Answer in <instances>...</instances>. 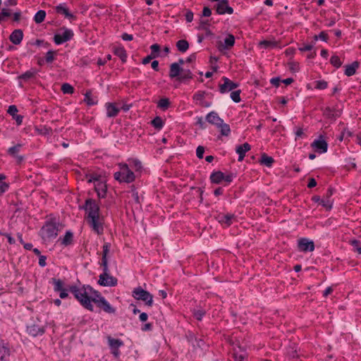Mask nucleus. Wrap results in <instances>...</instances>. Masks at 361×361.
I'll use <instances>...</instances> for the list:
<instances>
[{"instance_id": "13d9d810", "label": "nucleus", "mask_w": 361, "mask_h": 361, "mask_svg": "<svg viewBox=\"0 0 361 361\" xmlns=\"http://www.w3.org/2000/svg\"><path fill=\"white\" fill-rule=\"evenodd\" d=\"M204 147L202 146H198L197 149H196V154H197V157L199 158V159H202L203 158V154H204Z\"/></svg>"}, {"instance_id": "e2e57ef3", "label": "nucleus", "mask_w": 361, "mask_h": 361, "mask_svg": "<svg viewBox=\"0 0 361 361\" xmlns=\"http://www.w3.org/2000/svg\"><path fill=\"white\" fill-rule=\"evenodd\" d=\"M231 47H219V51L224 55H227Z\"/></svg>"}, {"instance_id": "aec40b11", "label": "nucleus", "mask_w": 361, "mask_h": 361, "mask_svg": "<svg viewBox=\"0 0 361 361\" xmlns=\"http://www.w3.org/2000/svg\"><path fill=\"white\" fill-rule=\"evenodd\" d=\"M56 11L57 13L62 14L68 19L74 18V16L71 13H70L66 4H61L59 6H57L56 7Z\"/></svg>"}, {"instance_id": "bb28decb", "label": "nucleus", "mask_w": 361, "mask_h": 361, "mask_svg": "<svg viewBox=\"0 0 361 361\" xmlns=\"http://www.w3.org/2000/svg\"><path fill=\"white\" fill-rule=\"evenodd\" d=\"M90 204V199L88 198L85 200V204L82 206H79L80 209H84L85 211V221L87 224H90V208L89 205Z\"/></svg>"}, {"instance_id": "58836bf2", "label": "nucleus", "mask_w": 361, "mask_h": 361, "mask_svg": "<svg viewBox=\"0 0 361 361\" xmlns=\"http://www.w3.org/2000/svg\"><path fill=\"white\" fill-rule=\"evenodd\" d=\"M104 298L97 290L92 289V302L94 304L97 303L98 301L102 300Z\"/></svg>"}, {"instance_id": "338daca9", "label": "nucleus", "mask_w": 361, "mask_h": 361, "mask_svg": "<svg viewBox=\"0 0 361 361\" xmlns=\"http://www.w3.org/2000/svg\"><path fill=\"white\" fill-rule=\"evenodd\" d=\"M316 185H317V182L315 180V179L313 178H310L307 187L309 188H312L315 187Z\"/></svg>"}, {"instance_id": "2eb2a0df", "label": "nucleus", "mask_w": 361, "mask_h": 361, "mask_svg": "<svg viewBox=\"0 0 361 361\" xmlns=\"http://www.w3.org/2000/svg\"><path fill=\"white\" fill-rule=\"evenodd\" d=\"M312 147L314 148L319 153H324L327 151L328 144L322 139L316 140L311 144Z\"/></svg>"}, {"instance_id": "7ed1b4c3", "label": "nucleus", "mask_w": 361, "mask_h": 361, "mask_svg": "<svg viewBox=\"0 0 361 361\" xmlns=\"http://www.w3.org/2000/svg\"><path fill=\"white\" fill-rule=\"evenodd\" d=\"M92 182L94 183V190L97 193L98 197H104L107 190L105 172L102 171L99 173H96L92 171Z\"/></svg>"}, {"instance_id": "c9c22d12", "label": "nucleus", "mask_w": 361, "mask_h": 361, "mask_svg": "<svg viewBox=\"0 0 361 361\" xmlns=\"http://www.w3.org/2000/svg\"><path fill=\"white\" fill-rule=\"evenodd\" d=\"M312 38L313 40L311 42H316L319 39L324 42H328L329 35L326 32L322 31L319 35H314Z\"/></svg>"}, {"instance_id": "052dcab7", "label": "nucleus", "mask_w": 361, "mask_h": 361, "mask_svg": "<svg viewBox=\"0 0 361 361\" xmlns=\"http://www.w3.org/2000/svg\"><path fill=\"white\" fill-rule=\"evenodd\" d=\"M212 15V10L208 6H204L202 10V16L203 17H209Z\"/></svg>"}, {"instance_id": "ea45409f", "label": "nucleus", "mask_w": 361, "mask_h": 361, "mask_svg": "<svg viewBox=\"0 0 361 361\" xmlns=\"http://www.w3.org/2000/svg\"><path fill=\"white\" fill-rule=\"evenodd\" d=\"M330 63L336 68L341 67L343 63V62L341 61L340 58L336 55H334L331 56V58L330 59Z\"/></svg>"}, {"instance_id": "cd10ccee", "label": "nucleus", "mask_w": 361, "mask_h": 361, "mask_svg": "<svg viewBox=\"0 0 361 361\" xmlns=\"http://www.w3.org/2000/svg\"><path fill=\"white\" fill-rule=\"evenodd\" d=\"M259 162L262 165H265L268 167H270L274 162V160L271 157H269L267 154L264 153L262 154L261 159H259Z\"/></svg>"}, {"instance_id": "f8f14e48", "label": "nucleus", "mask_w": 361, "mask_h": 361, "mask_svg": "<svg viewBox=\"0 0 361 361\" xmlns=\"http://www.w3.org/2000/svg\"><path fill=\"white\" fill-rule=\"evenodd\" d=\"M298 248L302 252H312L314 250V244L312 240L307 238H301L298 241Z\"/></svg>"}, {"instance_id": "69168bd1", "label": "nucleus", "mask_w": 361, "mask_h": 361, "mask_svg": "<svg viewBox=\"0 0 361 361\" xmlns=\"http://www.w3.org/2000/svg\"><path fill=\"white\" fill-rule=\"evenodd\" d=\"M121 38L125 41H130L133 39V37L132 35H129L128 33H123L121 35Z\"/></svg>"}, {"instance_id": "473e14b6", "label": "nucleus", "mask_w": 361, "mask_h": 361, "mask_svg": "<svg viewBox=\"0 0 361 361\" xmlns=\"http://www.w3.org/2000/svg\"><path fill=\"white\" fill-rule=\"evenodd\" d=\"M45 17H46L45 11L39 10L35 13V15L34 16V20L36 23L39 24L44 20Z\"/></svg>"}, {"instance_id": "393cba45", "label": "nucleus", "mask_w": 361, "mask_h": 361, "mask_svg": "<svg viewBox=\"0 0 361 361\" xmlns=\"http://www.w3.org/2000/svg\"><path fill=\"white\" fill-rule=\"evenodd\" d=\"M206 92L204 91H199L196 92L193 96V99L196 102H200V104L202 106H209V104L204 102Z\"/></svg>"}, {"instance_id": "20e7f679", "label": "nucleus", "mask_w": 361, "mask_h": 361, "mask_svg": "<svg viewBox=\"0 0 361 361\" xmlns=\"http://www.w3.org/2000/svg\"><path fill=\"white\" fill-rule=\"evenodd\" d=\"M104 218L99 214V206L92 200V228L98 235L104 231Z\"/></svg>"}, {"instance_id": "412c9836", "label": "nucleus", "mask_w": 361, "mask_h": 361, "mask_svg": "<svg viewBox=\"0 0 361 361\" xmlns=\"http://www.w3.org/2000/svg\"><path fill=\"white\" fill-rule=\"evenodd\" d=\"M181 71H183V68L179 67V64L176 63H173L170 66L169 71V76L171 78L180 77Z\"/></svg>"}, {"instance_id": "e433bc0d", "label": "nucleus", "mask_w": 361, "mask_h": 361, "mask_svg": "<svg viewBox=\"0 0 361 361\" xmlns=\"http://www.w3.org/2000/svg\"><path fill=\"white\" fill-rule=\"evenodd\" d=\"M152 125L158 130L162 128L164 126V121L162 118L159 116H156L151 122Z\"/></svg>"}, {"instance_id": "09e8293b", "label": "nucleus", "mask_w": 361, "mask_h": 361, "mask_svg": "<svg viewBox=\"0 0 361 361\" xmlns=\"http://www.w3.org/2000/svg\"><path fill=\"white\" fill-rule=\"evenodd\" d=\"M53 283L54 284V290L56 291H61L63 290V283L61 280L53 279Z\"/></svg>"}, {"instance_id": "b1692460", "label": "nucleus", "mask_w": 361, "mask_h": 361, "mask_svg": "<svg viewBox=\"0 0 361 361\" xmlns=\"http://www.w3.org/2000/svg\"><path fill=\"white\" fill-rule=\"evenodd\" d=\"M151 48H152V53L150 55H149L147 57L143 59V60H142L143 64H147V63H149L152 59L157 57L159 55L161 47H151Z\"/></svg>"}, {"instance_id": "0e129e2a", "label": "nucleus", "mask_w": 361, "mask_h": 361, "mask_svg": "<svg viewBox=\"0 0 361 361\" xmlns=\"http://www.w3.org/2000/svg\"><path fill=\"white\" fill-rule=\"evenodd\" d=\"M270 82L273 85L278 87L281 80H280L279 78H273L271 79Z\"/></svg>"}, {"instance_id": "39448f33", "label": "nucleus", "mask_w": 361, "mask_h": 361, "mask_svg": "<svg viewBox=\"0 0 361 361\" xmlns=\"http://www.w3.org/2000/svg\"><path fill=\"white\" fill-rule=\"evenodd\" d=\"M59 224L52 221H47L40 231V235L44 241H49L58 235Z\"/></svg>"}, {"instance_id": "a211bd4d", "label": "nucleus", "mask_w": 361, "mask_h": 361, "mask_svg": "<svg viewBox=\"0 0 361 361\" xmlns=\"http://www.w3.org/2000/svg\"><path fill=\"white\" fill-rule=\"evenodd\" d=\"M206 120L209 123L215 125L217 127L222 124V122L224 121L223 119H221L214 111H212L208 114L206 117Z\"/></svg>"}, {"instance_id": "864d4df0", "label": "nucleus", "mask_w": 361, "mask_h": 361, "mask_svg": "<svg viewBox=\"0 0 361 361\" xmlns=\"http://www.w3.org/2000/svg\"><path fill=\"white\" fill-rule=\"evenodd\" d=\"M56 54V51H49L46 54V61L47 63H51L54 59V55Z\"/></svg>"}, {"instance_id": "f704fd0d", "label": "nucleus", "mask_w": 361, "mask_h": 361, "mask_svg": "<svg viewBox=\"0 0 361 361\" xmlns=\"http://www.w3.org/2000/svg\"><path fill=\"white\" fill-rule=\"evenodd\" d=\"M192 76L193 75L189 69L183 68V71H181L180 75L178 78V80L180 81H184L185 80L192 79Z\"/></svg>"}, {"instance_id": "49530a36", "label": "nucleus", "mask_w": 361, "mask_h": 361, "mask_svg": "<svg viewBox=\"0 0 361 361\" xmlns=\"http://www.w3.org/2000/svg\"><path fill=\"white\" fill-rule=\"evenodd\" d=\"M240 92H241V91L238 90L233 91L231 93V97L233 102H235L236 103L240 102Z\"/></svg>"}, {"instance_id": "0eeeda50", "label": "nucleus", "mask_w": 361, "mask_h": 361, "mask_svg": "<svg viewBox=\"0 0 361 361\" xmlns=\"http://www.w3.org/2000/svg\"><path fill=\"white\" fill-rule=\"evenodd\" d=\"M133 296L135 300L145 302L147 306H152L153 304V295L141 287L134 289Z\"/></svg>"}, {"instance_id": "ddd939ff", "label": "nucleus", "mask_w": 361, "mask_h": 361, "mask_svg": "<svg viewBox=\"0 0 361 361\" xmlns=\"http://www.w3.org/2000/svg\"><path fill=\"white\" fill-rule=\"evenodd\" d=\"M95 305L99 310H103L106 313L114 314L116 312V310L108 302L105 298L102 300L98 301Z\"/></svg>"}, {"instance_id": "f3484780", "label": "nucleus", "mask_w": 361, "mask_h": 361, "mask_svg": "<svg viewBox=\"0 0 361 361\" xmlns=\"http://www.w3.org/2000/svg\"><path fill=\"white\" fill-rule=\"evenodd\" d=\"M23 37V32L21 30L17 29L12 32L10 35L9 39L15 45L19 44Z\"/></svg>"}, {"instance_id": "de8ad7c7", "label": "nucleus", "mask_w": 361, "mask_h": 361, "mask_svg": "<svg viewBox=\"0 0 361 361\" xmlns=\"http://www.w3.org/2000/svg\"><path fill=\"white\" fill-rule=\"evenodd\" d=\"M30 333L32 336H36L38 334H44V329L42 328H37V330L35 326H33L30 328Z\"/></svg>"}, {"instance_id": "6e6d98bb", "label": "nucleus", "mask_w": 361, "mask_h": 361, "mask_svg": "<svg viewBox=\"0 0 361 361\" xmlns=\"http://www.w3.org/2000/svg\"><path fill=\"white\" fill-rule=\"evenodd\" d=\"M204 314H205V312L202 310H195L193 312L194 317L197 320H201L202 317L204 315Z\"/></svg>"}, {"instance_id": "4468645a", "label": "nucleus", "mask_w": 361, "mask_h": 361, "mask_svg": "<svg viewBox=\"0 0 361 361\" xmlns=\"http://www.w3.org/2000/svg\"><path fill=\"white\" fill-rule=\"evenodd\" d=\"M216 219L221 224L229 226L230 225L232 224L233 220L235 219V216L233 214H219L217 215Z\"/></svg>"}, {"instance_id": "423d86ee", "label": "nucleus", "mask_w": 361, "mask_h": 361, "mask_svg": "<svg viewBox=\"0 0 361 361\" xmlns=\"http://www.w3.org/2000/svg\"><path fill=\"white\" fill-rule=\"evenodd\" d=\"M120 171L114 173V177L119 182L131 183L135 180V176L126 164H120Z\"/></svg>"}, {"instance_id": "bf43d9fd", "label": "nucleus", "mask_w": 361, "mask_h": 361, "mask_svg": "<svg viewBox=\"0 0 361 361\" xmlns=\"http://www.w3.org/2000/svg\"><path fill=\"white\" fill-rule=\"evenodd\" d=\"M193 16H194V14H193L192 11L190 10H188L185 15L186 21L188 23L192 22L193 20Z\"/></svg>"}, {"instance_id": "774afa93", "label": "nucleus", "mask_w": 361, "mask_h": 361, "mask_svg": "<svg viewBox=\"0 0 361 361\" xmlns=\"http://www.w3.org/2000/svg\"><path fill=\"white\" fill-rule=\"evenodd\" d=\"M1 13L3 17H9L11 16L10 11L8 8H3Z\"/></svg>"}, {"instance_id": "9d476101", "label": "nucleus", "mask_w": 361, "mask_h": 361, "mask_svg": "<svg viewBox=\"0 0 361 361\" xmlns=\"http://www.w3.org/2000/svg\"><path fill=\"white\" fill-rule=\"evenodd\" d=\"M216 12L219 15H224L225 13L232 14L233 8L228 5V0H221L215 6Z\"/></svg>"}, {"instance_id": "f257e3e1", "label": "nucleus", "mask_w": 361, "mask_h": 361, "mask_svg": "<svg viewBox=\"0 0 361 361\" xmlns=\"http://www.w3.org/2000/svg\"><path fill=\"white\" fill-rule=\"evenodd\" d=\"M109 252V245L106 243L103 246L102 259L101 265L103 267V274L99 276L98 283L103 286H115L117 284V279L108 274V262L106 255Z\"/></svg>"}, {"instance_id": "6ab92c4d", "label": "nucleus", "mask_w": 361, "mask_h": 361, "mask_svg": "<svg viewBox=\"0 0 361 361\" xmlns=\"http://www.w3.org/2000/svg\"><path fill=\"white\" fill-rule=\"evenodd\" d=\"M250 145L245 142L241 145H238L236 147V152L239 154L238 161H241L243 160L245 153L250 150Z\"/></svg>"}, {"instance_id": "5fc2aeb1", "label": "nucleus", "mask_w": 361, "mask_h": 361, "mask_svg": "<svg viewBox=\"0 0 361 361\" xmlns=\"http://www.w3.org/2000/svg\"><path fill=\"white\" fill-rule=\"evenodd\" d=\"M233 357L235 361H243L245 358V354L238 353L236 350H234Z\"/></svg>"}, {"instance_id": "4d7b16f0", "label": "nucleus", "mask_w": 361, "mask_h": 361, "mask_svg": "<svg viewBox=\"0 0 361 361\" xmlns=\"http://www.w3.org/2000/svg\"><path fill=\"white\" fill-rule=\"evenodd\" d=\"M133 168L136 171H138L142 169V164L141 162L137 159L133 160Z\"/></svg>"}, {"instance_id": "a878e982", "label": "nucleus", "mask_w": 361, "mask_h": 361, "mask_svg": "<svg viewBox=\"0 0 361 361\" xmlns=\"http://www.w3.org/2000/svg\"><path fill=\"white\" fill-rule=\"evenodd\" d=\"M324 116L326 118L335 120L336 117L340 116V113L338 111H335L331 109L330 107H326L324 110Z\"/></svg>"}, {"instance_id": "dca6fc26", "label": "nucleus", "mask_w": 361, "mask_h": 361, "mask_svg": "<svg viewBox=\"0 0 361 361\" xmlns=\"http://www.w3.org/2000/svg\"><path fill=\"white\" fill-rule=\"evenodd\" d=\"M106 115L108 117H115L118 115L119 110V103H107Z\"/></svg>"}, {"instance_id": "2f4dec72", "label": "nucleus", "mask_w": 361, "mask_h": 361, "mask_svg": "<svg viewBox=\"0 0 361 361\" xmlns=\"http://www.w3.org/2000/svg\"><path fill=\"white\" fill-rule=\"evenodd\" d=\"M21 147H22V145L18 144V145H15V146H13L12 147H10L8 149V154L10 155L13 156V157H18L19 161L23 160V157H18L17 156V154L20 151V149L21 148Z\"/></svg>"}, {"instance_id": "603ef678", "label": "nucleus", "mask_w": 361, "mask_h": 361, "mask_svg": "<svg viewBox=\"0 0 361 361\" xmlns=\"http://www.w3.org/2000/svg\"><path fill=\"white\" fill-rule=\"evenodd\" d=\"M327 82L324 80H318L316 82L315 88L319 90H324L327 87Z\"/></svg>"}, {"instance_id": "3c124183", "label": "nucleus", "mask_w": 361, "mask_h": 361, "mask_svg": "<svg viewBox=\"0 0 361 361\" xmlns=\"http://www.w3.org/2000/svg\"><path fill=\"white\" fill-rule=\"evenodd\" d=\"M350 243L352 246H353L356 251L359 253V254H361V247L360 246V241L357 240H355V239H353V240H351L350 241Z\"/></svg>"}, {"instance_id": "a18cd8bd", "label": "nucleus", "mask_w": 361, "mask_h": 361, "mask_svg": "<svg viewBox=\"0 0 361 361\" xmlns=\"http://www.w3.org/2000/svg\"><path fill=\"white\" fill-rule=\"evenodd\" d=\"M169 105H170V102H169V99H167V98L161 99L158 104V106L163 109H168Z\"/></svg>"}, {"instance_id": "1a4fd4ad", "label": "nucleus", "mask_w": 361, "mask_h": 361, "mask_svg": "<svg viewBox=\"0 0 361 361\" xmlns=\"http://www.w3.org/2000/svg\"><path fill=\"white\" fill-rule=\"evenodd\" d=\"M75 298L87 309L90 310V298L85 290L76 288H71Z\"/></svg>"}, {"instance_id": "4c0bfd02", "label": "nucleus", "mask_w": 361, "mask_h": 361, "mask_svg": "<svg viewBox=\"0 0 361 361\" xmlns=\"http://www.w3.org/2000/svg\"><path fill=\"white\" fill-rule=\"evenodd\" d=\"M218 128H220L221 134L222 135L228 136L231 133L229 125L224 123V121L222 122V124L218 126Z\"/></svg>"}, {"instance_id": "72a5a7b5", "label": "nucleus", "mask_w": 361, "mask_h": 361, "mask_svg": "<svg viewBox=\"0 0 361 361\" xmlns=\"http://www.w3.org/2000/svg\"><path fill=\"white\" fill-rule=\"evenodd\" d=\"M108 342H109V346L112 349L118 348L119 347H121V345H123V343L122 341H121L119 339L113 338L111 337L108 338Z\"/></svg>"}, {"instance_id": "f03ea898", "label": "nucleus", "mask_w": 361, "mask_h": 361, "mask_svg": "<svg viewBox=\"0 0 361 361\" xmlns=\"http://www.w3.org/2000/svg\"><path fill=\"white\" fill-rule=\"evenodd\" d=\"M206 43L214 45H234L235 38L233 35L230 33H221L215 35L210 30H207L205 32Z\"/></svg>"}, {"instance_id": "8fccbe9b", "label": "nucleus", "mask_w": 361, "mask_h": 361, "mask_svg": "<svg viewBox=\"0 0 361 361\" xmlns=\"http://www.w3.org/2000/svg\"><path fill=\"white\" fill-rule=\"evenodd\" d=\"M30 45H49V43L42 39H35L30 42Z\"/></svg>"}, {"instance_id": "4be33fe9", "label": "nucleus", "mask_w": 361, "mask_h": 361, "mask_svg": "<svg viewBox=\"0 0 361 361\" xmlns=\"http://www.w3.org/2000/svg\"><path fill=\"white\" fill-rule=\"evenodd\" d=\"M18 109L15 105L9 106L8 113L11 114L13 118L16 120L18 125H20L23 122V116L17 115Z\"/></svg>"}, {"instance_id": "c85d7f7f", "label": "nucleus", "mask_w": 361, "mask_h": 361, "mask_svg": "<svg viewBox=\"0 0 361 361\" xmlns=\"http://www.w3.org/2000/svg\"><path fill=\"white\" fill-rule=\"evenodd\" d=\"M210 179L212 183H220L224 179V174L221 171L212 173Z\"/></svg>"}, {"instance_id": "79ce46f5", "label": "nucleus", "mask_w": 361, "mask_h": 361, "mask_svg": "<svg viewBox=\"0 0 361 361\" xmlns=\"http://www.w3.org/2000/svg\"><path fill=\"white\" fill-rule=\"evenodd\" d=\"M61 90L64 94H72L74 88L68 83H63L61 86Z\"/></svg>"}, {"instance_id": "680f3d73", "label": "nucleus", "mask_w": 361, "mask_h": 361, "mask_svg": "<svg viewBox=\"0 0 361 361\" xmlns=\"http://www.w3.org/2000/svg\"><path fill=\"white\" fill-rule=\"evenodd\" d=\"M8 188V185L6 182L0 181V191L1 193L4 192Z\"/></svg>"}, {"instance_id": "6e6552de", "label": "nucleus", "mask_w": 361, "mask_h": 361, "mask_svg": "<svg viewBox=\"0 0 361 361\" xmlns=\"http://www.w3.org/2000/svg\"><path fill=\"white\" fill-rule=\"evenodd\" d=\"M73 37V32L71 30L61 28L57 30L53 39L56 44H61L69 41Z\"/></svg>"}, {"instance_id": "c03bdc74", "label": "nucleus", "mask_w": 361, "mask_h": 361, "mask_svg": "<svg viewBox=\"0 0 361 361\" xmlns=\"http://www.w3.org/2000/svg\"><path fill=\"white\" fill-rule=\"evenodd\" d=\"M72 240H73V233L70 231H67L63 240H62V243L66 245H69L71 243Z\"/></svg>"}, {"instance_id": "9b49d317", "label": "nucleus", "mask_w": 361, "mask_h": 361, "mask_svg": "<svg viewBox=\"0 0 361 361\" xmlns=\"http://www.w3.org/2000/svg\"><path fill=\"white\" fill-rule=\"evenodd\" d=\"M222 80L224 82L219 85V91L222 94L232 91L238 87V83L233 82L226 77H223Z\"/></svg>"}, {"instance_id": "5701e85b", "label": "nucleus", "mask_w": 361, "mask_h": 361, "mask_svg": "<svg viewBox=\"0 0 361 361\" xmlns=\"http://www.w3.org/2000/svg\"><path fill=\"white\" fill-rule=\"evenodd\" d=\"M359 64V62L356 61L352 63L351 64L346 65L345 66V74L347 76L353 75L355 73L356 70L358 68Z\"/></svg>"}, {"instance_id": "a19ab883", "label": "nucleus", "mask_w": 361, "mask_h": 361, "mask_svg": "<svg viewBox=\"0 0 361 361\" xmlns=\"http://www.w3.org/2000/svg\"><path fill=\"white\" fill-rule=\"evenodd\" d=\"M313 47H300L299 49L301 52L310 51V53L307 55L309 59H312L316 55V51H312Z\"/></svg>"}, {"instance_id": "c756f323", "label": "nucleus", "mask_w": 361, "mask_h": 361, "mask_svg": "<svg viewBox=\"0 0 361 361\" xmlns=\"http://www.w3.org/2000/svg\"><path fill=\"white\" fill-rule=\"evenodd\" d=\"M114 53L115 55L118 56L123 62H126L127 56L123 47H115Z\"/></svg>"}, {"instance_id": "7c9ffc66", "label": "nucleus", "mask_w": 361, "mask_h": 361, "mask_svg": "<svg viewBox=\"0 0 361 361\" xmlns=\"http://www.w3.org/2000/svg\"><path fill=\"white\" fill-rule=\"evenodd\" d=\"M38 71L35 68H32L27 71H26L25 73L22 74L19 78L20 79H23L24 80H28L32 78H34L36 74L37 73Z\"/></svg>"}, {"instance_id": "37998d69", "label": "nucleus", "mask_w": 361, "mask_h": 361, "mask_svg": "<svg viewBox=\"0 0 361 361\" xmlns=\"http://www.w3.org/2000/svg\"><path fill=\"white\" fill-rule=\"evenodd\" d=\"M209 25V20H201L199 23V25L197 26L198 30H204L207 32V30H209L208 26Z\"/></svg>"}]
</instances>
